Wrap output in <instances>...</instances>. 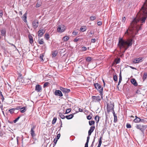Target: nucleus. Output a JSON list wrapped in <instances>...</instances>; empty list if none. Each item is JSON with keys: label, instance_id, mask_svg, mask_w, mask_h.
<instances>
[{"label": "nucleus", "instance_id": "obj_1", "mask_svg": "<svg viewBox=\"0 0 147 147\" xmlns=\"http://www.w3.org/2000/svg\"><path fill=\"white\" fill-rule=\"evenodd\" d=\"M140 13L144 15L142 13H141L140 11ZM144 17H142L141 19L135 18L131 24L130 26L125 33V35L128 37H134L135 35L137 34L138 31L141 28V26L139 25L138 23L140 21L142 23H144L146 19L147 15Z\"/></svg>", "mask_w": 147, "mask_h": 147}, {"label": "nucleus", "instance_id": "obj_2", "mask_svg": "<svg viewBox=\"0 0 147 147\" xmlns=\"http://www.w3.org/2000/svg\"><path fill=\"white\" fill-rule=\"evenodd\" d=\"M133 39L128 38L127 40H123L122 38L119 39V45L120 49L124 48V52L130 47L132 45Z\"/></svg>", "mask_w": 147, "mask_h": 147}, {"label": "nucleus", "instance_id": "obj_3", "mask_svg": "<svg viewBox=\"0 0 147 147\" xmlns=\"http://www.w3.org/2000/svg\"><path fill=\"white\" fill-rule=\"evenodd\" d=\"M140 12L144 14L147 15V0H146L140 9Z\"/></svg>", "mask_w": 147, "mask_h": 147}, {"label": "nucleus", "instance_id": "obj_4", "mask_svg": "<svg viewBox=\"0 0 147 147\" xmlns=\"http://www.w3.org/2000/svg\"><path fill=\"white\" fill-rule=\"evenodd\" d=\"M94 85L95 88L99 91L101 96H102V94L103 87H102L98 83L94 84ZM101 97L102 98V96Z\"/></svg>", "mask_w": 147, "mask_h": 147}, {"label": "nucleus", "instance_id": "obj_5", "mask_svg": "<svg viewBox=\"0 0 147 147\" xmlns=\"http://www.w3.org/2000/svg\"><path fill=\"white\" fill-rule=\"evenodd\" d=\"M57 27V32L60 33L63 32L65 30V26L63 25L58 26Z\"/></svg>", "mask_w": 147, "mask_h": 147}, {"label": "nucleus", "instance_id": "obj_6", "mask_svg": "<svg viewBox=\"0 0 147 147\" xmlns=\"http://www.w3.org/2000/svg\"><path fill=\"white\" fill-rule=\"evenodd\" d=\"M136 128L138 129H139L142 132H143L146 129V127L144 125H137L136 126Z\"/></svg>", "mask_w": 147, "mask_h": 147}, {"label": "nucleus", "instance_id": "obj_7", "mask_svg": "<svg viewBox=\"0 0 147 147\" xmlns=\"http://www.w3.org/2000/svg\"><path fill=\"white\" fill-rule=\"evenodd\" d=\"M38 22L37 20H34L32 22V26L34 29H36L38 26Z\"/></svg>", "mask_w": 147, "mask_h": 147}, {"label": "nucleus", "instance_id": "obj_8", "mask_svg": "<svg viewBox=\"0 0 147 147\" xmlns=\"http://www.w3.org/2000/svg\"><path fill=\"white\" fill-rule=\"evenodd\" d=\"M92 99L93 100L96 102H99L101 100L100 96H93L92 97Z\"/></svg>", "mask_w": 147, "mask_h": 147}, {"label": "nucleus", "instance_id": "obj_9", "mask_svg": "<svg viewBox=\"0 0 147 147\" xmlns=\"http://www.w3.org/2000/svg\"><path fill=\"white\" fill-rule=\"evenodd\" d=\"M35 90L38 92H41L42 90V87L40 85H36L35 86Z\"/></svg>", "mask_w": 147, "mask_h": 147}, {"label": "nucleus", "instance_id": "obj_10", "mask_svg": "<svg viewBox=\"0 0 147 147\" xmlns=\"http://www.w3.org/2000/svg\"><path fill=\"white\" fill-rule=\"evenodd\" d=\"M60 90L63 92L66 93H68L69 92L70 90L69 89H67L66 88H63L62 87L60 88Z\"/></svg>", "mask_w": 147, "mask_h": 147}, {"label": "nucleus", "instance_id": "obj_11", "mask_svg": "<svg viewBox=\"0 0 147 147\" xmlns=\"http://www.w3.org/2000/svg\"><path fill=\"white\" fill-rule=\"evenodd\" d=\"M143 58L142 57H139L135 59L133 61V63H137L141 62L142 61Z\"/></svg>", "mask_w": 147, "mask_h": 147}, {"label": "nucleus", "instance_id": "obj_12", "mask_svg": "<svg viewBox=\"0 0 147 147\" xmlns=\"http://www.w3.org/2000/svg\"><path fill=\"white\" fill-rule=\"evenodd\" d=\"M45 32V31L43 30H39L38 32V36L39 37H41Z\"/></svg>", "mask_w": 147, "mask_h": 147}, {"label": "nucleus", "instance_id": "obj_13", "mask_svg": "<svg viewBox=\"0 0 147 147\" xmlns=\"http://www.w3.org/2000/svg\"><path fill=\"white\" fill-rule=\"evenodd\" d=\"M35 126H33L31 128V130L30 131V134L31 136L32 137H34L35 136V135L34 133V130L35 129Z\"/></svg>", "mask_w": 147, "mask_h": 147}, {"label": "nucleus", "instance_id": "obj_14", "mask_svg": "<svg viewBox=\"0 0 147 147\" xmlns=\"http://www.w3.org/2000/svg\"><path fill=\"white\" fill-rule=\"evenodd\" d=\"M54 93L55 95L59 96H63L61 92L59 90H56Z\"/></svg>", "mask_w": 147, "mask_h": 147}, {"label": "nucleus", "instance_id": "obj_15", "mask_svg": "<svg viewBox=\"0 0 147 147\" xmlns=\"http://www.w3.org/2000/svg\"><path fill=\"white\" fill-rule=\"evenodd\" d=\"M95 129L94 126H91L90 127V129L88 131V136H90L92 132Z\"/></svg>", "mask_w": 147, "mask_h": 147}, {"label": "nucleus", "instance_id": "obj_16", "mask_svg": "<svg viewBox=\"0 0 147 147\" xmlns=\"http://www.w3.org/2000/svg\"><path fill=\"white\" fill-rule=\"evenodd\" d=\"M131 82L135 86H136L138 85V83L135 79L133 78L131 79Z\"/></svg>", "mask_w": 147, "mask_h": 147}, {"label": "nucleus", "instance_id": "obj_17", "mask_svg": "<svg viewBox=\"0 0 147 147\" xmlns=\"http://www.w3.org/2000/svg\"><path fill=\"white\" fill-rule=\"evenodd\" d=\"M28 38L30 43L31 44H32L33 43V40L32 36L30 34H29L28 35Z\"/></svg>", "mask_w": 147, "mask_h": 147}, {"label": "nucleus", "instance_id": "obj_18", "mask_svg": "<svg viewBox=\"0 0 147 147\" xmlns=\"http://www.w3.org/2000/svg\"><path fill=\"white\" fill-rule=\"evenodd\" d=\"M6 30L5 29H3L1 30V34L2 36H4L5 37L6 34Z\"/></svg>", "mask_w": 147, "mask_h": 147}, {"label": "nucleus", "instance_id": "obj_19", "mask_svg": "<svg viewBox=\"0 0 147 147\" xmlns=\"http://www.w3.org/2000/svg\"><path fill=\"white\" fill-rule=\"evenodd\" d=\"M136 118L134 120V122L135 123H138L140 122L141 119L138 117L137 116H135Z\"/></svg>", "mask_w": 147, "mask_h": 147}, {"label": "nucleus", "instance_id": "obj_20", "mask_svg": "<svg viewBox=\"0 0 147 147\" xmlns=\"http://www.w3.org/2000/svg\"><path fill=\"white\" fill-rule=\"evenodd\" d=\"M113 116L114 117V123H116V122H117V116L116 114H115V112L114 110L113 111Z\"/></svg>", "mask_w": 147, "mask_h": 147}, {"label": "nucleus", "instance_id": "obj_21", "mask_svg": "<svg viewBox=\"0 0 147 147\" xmlns=\"http://www.w3.org/2000/svg\"><path fill=\"white\" fill-rule=\"evenodd\" d=\"M26 18H27V13H24L23 16L22 17V18L23 20L25 22H26Z\"/></svg>", "mask_w": 147, "mask_h": 147}, {"label": "nucleus", "instance_id": "obj_22", "mask_svg": "<svg viewBox=\"0 0 147 147\" xmlns=\"http://www.w3.org/2000/svg\"><path fill=\"white\" fill-rule=\"evenodd\" d=\"M57 54V51H52V57L53 58L55 57Z\"/></svg>", "mask_w": 147, "mask_h": 147}, {"label": "nucleus", "instance_id": "obj_23", "mask_svg": "<svg viewBox=\"0 0 147 147\" xmlns=\"http://www.w3.org/2000/svg\"><path fill=\"white\" fill-rule=\"evenodd\" d=\"M74 117V115L72 114H71L69 115H67L65 116V118H66L67 119H72Z\"/></svg>", "mask_w": 147, "mask_h": 147}, {"label": "nucleus", "instance_id": "obj_24", "mask_svg": "<svg viewBox=\"0 0 147 147\" xmlns=\"http://www.w3.org/2000/svg\"><path fill=\"white\" fill-rule=\"evenodd\" d=\"M20 112L22 113L25 112L26 110V107H23L22 108H20Z\"/></svg>", "mask_w": 147, "mask_h": 147}, {"label": "nucleus", "instance_id": "obj_25", "mask_svg": "<svg viewBox=\"0 0 147 147\" xmlns=\"http://www.w3.org/2000/svg\"><path fill=\"white\" fill-rule=\"evenodd\" d=\"M147 78V73L146 72H144V73L143 77V81H144Z\"/></svg>", "mask_w": 147, "mask_h": 147}, {"label": "nucleus", "instance_id": "obj_26", "mask_svg": "<svg viewBox=\"0 0 147 147\" xmlns=\"http://www.w3.org/2000/svg\"><path fill=\"white\" fill-rule=\"evenodd\" d=\"M59 116L62 119H64L65 118V116L63 115L61 113H59Z\"/></svg>", "mask_w": 147, "mask_h": 147}, {"label": "nucleus", "instance_id": "obj_27", "mask_svg": "<svg viewBox=\"0 0 147 147\" xmlns=\"http://www.w3.org/2000/svg\"><path fill=\"white\" fill-rule=\"evenodd\" d=\"M102 137H101L99 139L98 144L97 147H100L102 143Z\"/></svg>", "mask_w": 147, "mask_h": 147}, {"label": "nucleus", "instance_id": "obj_28", "mask_svg": "<svg viewBox=\"0 0 147 147\" xmlns=\"http://www.w3.org/2000/svg\"><path fill=\"white\" fill-rule=\"evenodd\" d=\"M86 30V27L84 26L83 27H81L80 29V31L82 32L85 31Z\"/></svg>", "mask_w": 147, "mask_h": 147}, {"label": "nucleus", "instance_id": "obj_29", "mask_svg": "<svg viewBox=\"0 0 147 147\" xmlns=\"http://www.w3.org/2000/svg\"><path fill=\"white\" fill-rule=\"evenodd\" d=\"M69 39V37L67 36H65L63 37V40L64 41H67Z\"/></svg>", "mask_w": 147, "mask_h": 147}, {"label": "nucleus", "instance_id": "obj_30", "mask_svg": "<svg viewBox=\"0 0 147 147\" xmlns=\"http://www.w3.org/2000/svg\"><path fill=\"white\" fill-rule=\"evenodd\" d=\"M99 116L98 115H96L94 118L97 121L96 122H98L99 121Z\"/></svg>", "mask_w": 147, "mask_h": 147}, {"label": "nucleus", "instance_id": "obj_31", "mask_svg": "<svg viewBox=\"0 0 147 147\" xmlns=\"http://www.w3.org/2000/svg\"><path fill=\"white\" fill-rule=\"evenodd\" d=\"M57 119L56 117H54L52 121V124L53 125L57 121Z\"/></svg>", "mask_w": 147, "mask_h": 147}, {"label": "nucleus", "instance_id": "obj_32", "mask_svg": "<svg viewBox=\"0 0 147 147\" xmlns=\"http://www.w3.org/2000/svg\"><path fill=\"white\" fill-rule=\"evenodd\" d=\"M86 60L87 61L90 62L92 60V58L90 57H88L86 58Z\"/></svg>", "mask_w": 147, "mask_h": 147}, {"label": "nucleus", "instance_id": "obj_33", "mask_svg": "<svg viewBox=\"0 0 147 147\" xmlns=\"http://www.w3.org/2000/svg\"><path fill=\"white\" fill-rule=\"evenodd\" d=\"M92 114H90V115H89L87 116V118L88 120H90L91 119H92Z\"/></svg>", "mask_w": 147, "mask_h": 147}, {"label": "nucleus", "instance_id": "obj_34", "mask_svg": "<svg viewBox=\"0 0 147 147\" xmlns=\"http://www.w3.org/2000/svg\"><path fill=\"white\" fill-rule=\"evenodd\" d=\"M71 109L70 108L67 109L65 114H67L69 113L71 111Z\"/></svg>", "mask_w": 147, "mask_h": 147}, {"label": "nucleus", "instance_id": "obj_35", "mask_svg": "<svg viewBox=\"0 0 147 147\" xmlns=\"http://www.w3.org/2000/svg\"><path fill=\"white\" fill-rule=\"evenodd\" d=\"M89 123L90 125H92L93 124H94L95 122L94 121H89Z\"/></svg>", "mask_w": 147, "mask_h": 147}, {"label": "nucleus", "instance_id": "obj_36", "mask_svg": "<svg viewBox=\"0 0 147 147\" xmlns=\"http://www.w3.org/2000/svg\"><path fill=\"white\" fill-rule=\"evenodd\" d=\"M45 38L47 40H48L49 38V35L48 34H46L45 35Z\"/></svg>", "mask_w": 147, "mask_h": 147}, {"label": "nucleus", "instance_id": "obj_37", "mask_svg": "<svg viewBox=\"0 0 147 147\" xmlns=\"http://www.w3.org/2000/svg\"><path fill=\"white\" fill-rule=\"evenodd\" d=\"M42 40V39H41L40 40L38 41V42L40 44L42 45L44 43V42Z\"/></svg>", "mask_w": 147, "mask_h": 147}, {"label": "nucleus", "instance_id": "obj_38", "mask_svg": "<svg viewBox=\"0 0 147 147\" xmlns=\"http://www.w3.org/2000/svg\"><path fill=\"white\" fill-rule=\"evenodd\" d=\"M113 78L115 81H116L117 80V77L116 75L113 76Z\"/></svg>", "mask_w": 147, "mask_h": 147}, {"label": "nucleus", "instance_id": "obj_39", "mask_svg": "<svg viewBox=\"0 0 147 147\" xmlns=\"http://www.w3.org/2000/svg\"><path fill=\"white\" fill-rule=\"evenodd\" d=\"M96 18L95 16H91L90 17V20L91 21H93Z\"/></svg>", "mask_w": 147, "mask_h": 147}, {"label": "nucleus", "instance_id": "obj_40", "mask_svg": "<svg viewBox=\"0 0 147 147\" xmlns=\"http://www.w3.org/2000/svg\"><path fill=\"white\" fill-rule=\"evenodd\" d=\"M15 109H11L9 110V111L10 112L12 113H14V110Z\"/></svg>", "mask_w": 147, "mask_h": 147}, {"label": "nucleus", "instance_id": "obj_41", "mask_svg": "<svg viewBox=\"0 0 147 147\" xmlns=\"http://www.w3.org/2000/svg\"><path fill=\"white\" fill-rule=\"evenodd\" d=\"M146 119H141V120H140V122H143V123H144L145 122H146Z\"/></svg>", "mask_w": 147, "mask_h": 147}, {"label": "nucleus", "instance_id": "obj_42", "mask_svg": "<svg viewBox=\"0 0 147 147\" xmlns=\"http://www.w3.org/2000/svg\"><path fill=\"white\" fill-rule=\"evenodd\" d=\"M49 83L48 82H46L43 85V87L45 88L48 86L49 84Z\"/></svg>", "mask_w": 147, "mask_h": 147}, {"label": "nucleus", "instance_id": "obj_43", "mask_svg": "<svg viewBox=\"0 0 147 147\" xmlns=\"http://www.w3.org/2000/svg\"><path fill=\"white\" fill-rule=\"evenodd\" d=\"M126 126V127L128 128H131V125L129 123H127Z\"/></svg>", "mask_w": 147, "mask_h": 147}, {"label": "nucleus", "instance_id": "obj_44", "mask_svg": "<svg viewBox=\"0 0 147 147\" xmlns=\"http://www.w3.org/2000/svg\"><path fill=\"white\" fill-rule=\"evenodd\" d=\"M20 116L18 117L15 120L13 121V122L14 123H16L17 121H18L19 119H20Z\"/></svg>", "mask_w": 147, "mask_h": 147}, {"label": "nucleus", "instance_id": "obj_45", "mask_svg": "<svg viewBox=\"0 0 147 147\" xmlns=\"http://www.w3.org/2000/svg\"><path fill=\"white\" fill-rule=\"evenodd\" d=\"M126 18L125 17H123L122 18V22L123 23H124L125 21Z\"/></svg>", "mask_w": 147, "mask_h": 147}, {"label": "nucleus", "instance_id": "obj_46", "mask_svg": "<svg viewBox=\"0 0 147 147\" xmlns=\"http://www.w3.org/2000/svg\"><path fill=\"white\" fill-rule=\"evenodd\" d=\"M87 48L86 47H82V50L83 51H85L87 50Z\"/></svg>", "mask_w": 147, "mask_h": 147}, {"label": "nucleus", "instance_id": "obj_47", "mask_svg": "<svg viewBox=\"0 0 147 147\" xmlns=\"http://www.w3.org/2000/svg\"><path fill=\"white\" fill-rule=\"evenodd\" d=\"M115 61H116V63L117 64L118 63H119L120 61V59H116L115 60Z\"/></svg>", "mask_w": 147, "mask_h": 147}, {"label": "nucleus", "instance_id": "obj_48", "mask_svg": "<svg viewBox=\"0 0 147 147\" xmlns=\"http://www.w3.org/2000/svg\"><path fill=\"white\" fill-rule=\"evenodd\" d=\"M60 137V134H57L56 137V138L57 139H59Z\"/></svg>", "mask_w": 147, "mask_h": 147}, {"label": "nucleus", "instance_id": "obj_49", "mask_svg": "<svg viewBox=\"0 0 147 147\" xmlns=\"http://www.w3.org/2000/svg\"><path fill=\"white\" fill-rule=\"evenodd\" d=\"M119 80H122L121 71L120 72V73L119 74Z\"/></svg>", "mask_w": 147, "mask_h": 147}, {"label": "nucleus", "instance_id": "obj_50", "mask_svg": "<svg viewBox=\"0 0 147 147\" xmlns=\"http://www.w3.org/2000/svg\"><path fill=\"white\" fill-rule=\"evenodd\" d=\"M41 5L40 4L37 3L36 5V7H40Z\"/></svg>", "mask_w": 147, "mask_h": 147}, {"label": "nucleus", "instance_id": "obj_51", "mask_svg": "<svg viewBox=\"0 0 147 147\" xmlns=\"http://www.w3.org/2000/svg\"><path fill=\"white\" fill-rule=\"evenodd\" d=\"M43 55L42 54L40 55V58L41 60H43Z\"/></svg>", "mask_w": 147, "mask_h": 147}, {"label": "nucleus", "instance_id": "obj_52", "mask_svg": "<svg viewBox=\"0 0 147 147\" xmlns=\"http://www.w3.org/2000/svg\"><path fill=\"white\" fill-rule=\"evenodd\" d=\"M3 15V11L2 10H0V17H1Z\"/></svg>", "mask_w": 147, "mask_h": 147}, {"label": "nucleus", "instance_id": "obj_53", "mask_svg": "<svg viewBox=\"0 0 147 147\" xmlns=\"http://www.w3.org/2000/svg\"><path fill=\"white\" fill-rule=\"evenodd\" d=\"M97 24L98 25V26H100L101 25H102V22H100V21H99V22H97Z\"/></svg>", "mask_w": 147, "mask_h": 147}, {"label": "nucleus", "instance_id": "obj_54", "mask_svg": "<svg viewBox=\"0 0 147 147\" xmlns=\"http://www.w3.org/2000/svg\"><path fill=\"white\" fill-rule=\"evenodd\" d=\"M136 94H141L140 91L139 90H136Z\"/></svg>", "mask_w": 147, "mask_h": 147}, {"label": "nucleus", "instance_id": "obj_55", "mask_svg": "<svg viewBox=\"0 0 147 147\" xmlns=\"http://www.w3.org/2000/svg\"><path fill=\"white\" fill-rule=\"evenodd\" d=\"M79 38H75L74 40V42H77L78 41Z\"/></svg>", "mask_w": 147, "mask_h": 147}, {"label": "nucleus", "instance_id": "obj_56", "mask_svg": "<svg viewBox=\"0 0 147 147\" xmlns=\"http://www.w3.org/2000/svg\"><path fill=\"white\" fill-rule=\"evenodd\" d=\"M91 42L92 43H94L95 42V38L92 39L91 40Z\"/></svg>", "mask_w": 147, "mask_h": 147}, {"label": "nucleus", "instance_id": "obj_57", "mask_svg": "<svg viewBox=\"0 0 147 147\" xmlns=\"http://www.w3.org/2000/svg\"><path fill=\"white\" fill-rule=\"evenodd\" d=\"M89 139H90V136H88L87 137V140H86V142L88 143Z\"/></svg>", "mask_w": 147, "mask_h": 147}, {"label": "nucleus", "instance_id": "obj_58", "mask_svg": "<svg viewBox=\"0 0 147 147\" xmlns=\"http://www.w3.org/2000/svg\"><path fill=\"white\" fill-rule=\"evenodd\" d=\"M57 140H58V139H56V138H55V139H54V143L55 144H56L57 141Z\"/></svg>", "mask_w": 147, "mask_h": 147}, {"label": "nucleus", "instance_id": "obj_59", "mask_svg": "<svg viewBox=\"0 0 147 147\" xmlns=\"http://www.w3.org/2000/svg\"><path fill=\"white\" fill-rule=\"evenodd\" d=\"M95 138H94V140H93V141L92 142V144L91 145V146H92V147L93 146L94 143V141H95Z\"/></svg>", "mask_w": 147, "mask_h": 147}, {"label": "nucleus", "instance_id": "obj_60", "mask_svg": "<svg viewBox=\"0 0 147 147\" xmlns=\"http://www.w3.org/2000/svg\"><path fill=\"white\" fill-rule=\"evenodd\" d=\"M20 108H21V106H19L18 107H16V108L15 109H17V110H19V109H20Z\"/></svg>", "mask_w": 147, "mask_h": 147}, {"label": "nucleus", "instance_id": "obj_61", "mask_svg": "<svg viewBox=\"0 0 147 147\" xmlns=\"http://www.w3.org/2000/svg\"><path fill=\"white\" fill-rule=\"evenodd\" d=\"M88 142H86L85 144V146L84 147H88Z\"/></svg>", "mask_w": 147, "mask_h": 147}, {"label": "nucleus", "instance_id": "obj_62", "mask_svg": "<svg viewBox=\"0 0 147 147\" xmlns=\"http://www.w3.org/2000/svg\"><path fill=\"white\" fill-rule=\"evenodd\" d=\"M72 34L73 35H76L77 34V33L74 31L73 32Z\"/></svg>", "mask_w": 147, "mask_h": 147}, {"label": "nucleus", "instance_id": "obj_63", "mask_svg": "<svg viewBox=\"0 0 147 147\" xmlns=\"http://www.w3.org/2000/svg\"><path fill=\"white\" fill-rule=\"evenodd\" d=\"M2 97L1 99L2 102H3L4 100V98L3 95L2 96H1Z\"/></svg>", "mask_w": 147, "mask_h": 147}, {"label": "nucleus", "instance_id": "obj_64", "mask_svg": "<svg viewBox=\"0 0 147 147\" xmlns=\"http://www.w3.org/2000/svg\"><path fill=\"white\" fill-rule=\"evenodd\" d=\"M78 110L80 112H82L83 111V109L80 108Z\"/></svg>", "mask_w": 147, "mask_h": 147}]
</instances>
